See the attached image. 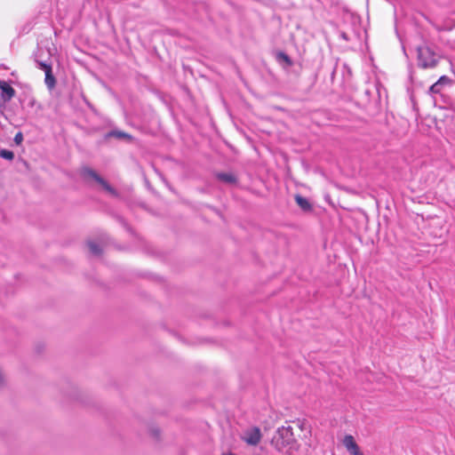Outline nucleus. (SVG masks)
<instances>
[{
	"mask_svg": "<svg viewBox=\"0 0 455 455\" xmlns=\"http://www.w3.org/2000/svg\"><path fill=\"white\" fill-rule=\"evenodd\" d=\"M271 444L278 451H283L284 449H293L296 445V439L292 427L290 426L278 427L272 437Z\"/></svg>",
	"mask_w": 455,
	"mask_h": 455,
	"instance_id": "f257e3e1",
	"label": "nucleus"
},
{
	"mask_svg": "<svg viewBox=\"0 0 455 455\" xmlns=\"http://www.w3.org/2000/svg\"><path fill=\"white\" fill-rule=\"evenodd\" d=\"M418 65L422 68H433L438 63L435 51L427 44L417 46Z\"/></svg>",
	"mask_w": 455,
	"mask_h": 455,
	"instance_id": "f03ea898",
	"label": "nucleus"
},
{
	"mask_svg": "<svg viewBox=\"0 0 455 455\" xmlns=\"http://www.w3.org/2000/svg\"><path fill=\"white\" fill-rule=\"evenodd\" d=\"M82 172L84 176L93 179L112 196L116 198L120 197V193L112 186H110L109 183L106 181L102 177H100L94 170L89 167H85L83 169Z\"/></svg>",
	"mask_w": 455,
	"mask_h": 455,
	"instance_id": "7ed1b4c3",
	"label": "nucleus"
},
{
	"mask_svg": "<svg viewBox=\"0 0 455 455\" xmlns=\"http://www.w3.org/2000/svg\"><path fill=\"white\" fill-rule=\"evenodd\" d=\"M242 439L249 445H257L261 439L260 429L258 427H253L251 428L247 429L243 433Z\"/></svg>",
	"mask_w": 455,
	"mask_h": 455,
	"instance_id": "20e7f679",
	"label": "nucleus"
},
{
	"mask_svg": "<svg viewBox=\"0 0 455 455\" xmlns=\"http://www.w3.org/2000/svg\"><path fill=\"white\" fill-rule=\"evenodd\" d=\"M0 102L4 104L11 101V100L15 96V90L5 81L0 79Z\"/></svg>",
	"mask_w": 455,
	"mask_h": 455,
	"instance_id": "39448f33",
	"label": "nucleus"
},
{
	"mask_svg": "<svg viewBox=\"0 0 455 455\" xmlns=\"http://www.w3.org/2000/svg\"><path fill=\"white\" fill-rule=\"evenodd\" d=\"M110 138L126 140L128 141H132L133 140V137L130 133L119 130H111L104 135L105 140H108Z\"/></svg>",
	"mask_w": 455,
	"mask_h": 455,
	"instance_id": "423d86ee",
	"label": "nucleus"
},
{
	"mask_svg": "<svg viewBox=\"0 0 455 455\" xmlns=\"http://www.w3.org/2000/svg\"><path fill=\"white\" fill-rule=\"evenodd\" d=\"M215 177L217 178L218 180L226 184L234 185L237 183V178L232 172H217L215 174Z\"/></svg>",
	"mask_w": 455,
	"mask_h": 455,
	"instance_id": "0eeeda50",
	"label": "nucleus"
},
{
	"mask_svg": "<svg viewBox=\"0 0 455 455\" xmlns=\"http://www.w3.org/2000/svg\"><path fill=\"white\" fill-rule=\"evenodd\" d=\"M276 60L283 65L284 68H290L293 65L292 60L283 52L276 53Z\"/></svg>",
	"mask_w": 455,
	"mask_h": 455,
	"instance_id": "6e6552de",
	"label": "nucleus"
},
{
	"mask_svg": "<svg viewBox=\"0 0 455 455\" xmlns=\"http://www.w3.org/2000/svg\"><path fill=\"white\" fill-rule=\"evenodd\" d=\"M343 444L350 453L359 449L358 444L355 443L354 437L350 435H347L344 437Z\"/></svg>",
	"mask_w": 455,
	"mask_h": 455,
	"instance_id": "1a4fd4ad",
	"label": "nucleus"
},
{
	"mask_svg": "<svg viewBox=\"0 0 455 455\" xmlns=\"http://www.w3.org/2000/svg\"><path fill=\"white\" fill-rule=\"evenodd\" d=\"M45 77H44V84L48 90L52 91L55 88L57 80L52 73V68L51 70H46Z\"/></svg>",
	"mask_w": 455,
	"mask_h": 455,
	"instance_id": "9d476101",
	"label": "nucleus"
},
{
	"mask_svg": "<svg viewBox=\"0 0 455 455\" xmlns=\"http://www.w3.org/2000/svg\"><path fill=\"white\" fill-rule=\"evenodd\" d=\"M295 201L303 211L309 212L312 210V205L306 197H303L300 195H296Z\"/></svg>",
	"mask_w": 455,
	"mask_h": 455,
	"instance_id": "9b49d317",
	"label": "nucleus"
},
{
	"mask_svg": "<svg viewBox=\"0 0 455 455\" xmlns=\"http://www.w3.org/2000/svg\"><path fill=\"white\" fill-rule=\"evenodd\" d=\"M87 245L89 247L90 252L92 255L99 256L101 254V248L100 245L92 241H88Z\"/></svg>",
	"mask_w": 455,
	"mask_h": 455,
	"instance_id": "f8f14e48",
	"label": "nucleus"
},
{
	"mask_svg": "<svg viewBox=\"0 0 455 455\" xmlns=\"http://www.w3.org/2000/svg\"><path fill=\"white\" fill-rule=\"evenodd\" d=\"M0 157L12 161L14 158V153L9 149L2 148L0 147Z\"/></svg>",
	"mask_w": 455,
	"mask_h": 455,
	"instance_id": "ddd939ff",
	"label": "nucleus"
},
{
	"mask_svg": "<svg viewBox=\"0 0 455 455\" xmlns=\"http://www.w3.org/2000/svg\"><path fill=\"white\" fill-rule=\"evenodd\" d=\"M36 67L39 69L44 70V73L46 72V70H51L52 68V65L50 63L45 62V61L36 60Z\"/></svg>",
	"mask_w": 455,
	"mask_h": 455,
	"instance_id": "4468645a",
	"label": "nucleus"
},
{
	"mask_svg": "<svg viewBox=\"0 0 455 455\" xmlns=\"http://www.w3.org/2000/svg\"><path fill=\"white\" fill-rule=\"evenodd\" d=\"M441 89H442V86L436 82L430 86L429 92L434 94H437V93H440Z\"/></svg>",
	"mask_w": 455,
	"mask_h": 455,
	"instance_id": "2eb2a0df",
	"label": "nucleus"
},
{
	"mask_svg": "<svg viewBox=\"0 0 455 455\" xmlns=\"http://www.w3.org/2000/svg\"><path fill=\"white\" fill-rule=\"evenodd\" d=\"M449 82H450V78H449L448 76H441V77L438 79V81H437V83H438L441 86H443V84H447V83H449Z\"/></svg>",
	"mask_w": 455,
	"mask_h": 455,
	"instance_id": "dca6fc26",
	"label": "nucleus"
},
{
	"mask_svg": "<svg viewBox=\"0 0 455 455\" xmlns=\"http://www.w3.org/2000/svg\"><path fill=\"white\" fill-rule=\"evenodd\" d=\"M23 140V135L21 132H18L15 137H14V141L16 144H20L21 143V141Z\"/></svg>",
	"mask_w": 455,
	"mask_h": 455,
	"instance_id": "f3484780",
	"label": "nucleus"
},
{
	"mask_svg": "<svg viewBox=\"0 0 455 455\" xmlns=\"http://www.w3.org/2000/svg\"><path fill=\"white\" fill-rule=\"evenodd\" d=\"M120 221H121L122 225L125 228V229H126L128 232H130V233H132V230L131 227H130V226H129V225L124 221V220L120 219Z\"/></svg>",
	"mask_w": 455,
	"mask_h": 455,
	"instance_id": "a211bd4d",
	"label": "nucleus"
},
{
	"mask_svg": "<svg viewBox=\"0 0 455 455\" xmlns=\"http://www.w3.org/2000/svg\"><path fill=\"white\" fill-rule=\"evenodd\" d=\"M340 37L343 38L346 41H348L347 35L345 32L340 33Z\"/></svg>",
	"mask_w": 455,
	"mask_h": 455,
	"instance_id": "6ab92c4d",
	"label": "nucleus"
},
{
	"mask_svg": "<svg viewBox=\"0 0 455 455\" xmlns=\"http://www.w3.org/2000/svg\"><path fill=\"white\" fill-rule=\"evenodd\" d=\"M152 435L155 436V437H158L159 435V430L157 429H152Z\"/></svg>",
	"mask_w": 455,
	"mask_h": 455,
	"instance_id": "aec40b11",
	"label": "nucleus"
},
{
	"mask_svg": "<svg viewBox=\"0 0 455 455\" xmlns=\"http://www.w3.org/2000/svg\"><path fill=\"white\" fill-rule=\"evenodd\" d=\"M352 455H363V452L360 451V448L354 452L351 453Z\"/></svg>",
	"mask_w": 455,
	"mask_h": 455,
	"instance_id": "412c9836",
	"label": "nucleus"
},
{
	"mask_svg": "<svg viewBox=\"0 0 455 455\" xmlns=\"http://www.w3.org/2000/svg\"><path fill=\"white\" fill-rule=\"evenodd\" d=\"M4 383V375L2 370L0 369V386Z\"/></svg>",
	"mask_w": 455,
	"mask_h": 455,
	"instance_id": "4be33fe9",
	"label": "nucleus"
},
{
	"mask_svg": "<svg viewBox=\"0 0 455 455\" xmlns=\"http://www.w3.org/2000/svg\"><path fill=\"white\" fill-rule=\"evenodd\" d=\"M371 90H370V89H365V91H364V94H365L368 98L371 96Z\"/></svg>",
	"mask_w": 455,
	"mask_h": 455,
	"instance_id": "5701e85b",
	"label": "nucleus"
},
{
	"mask_svg": "<svg viewBox=\"0 0 455 455\" xmlns=\"http://www.w3.org/2000/svg\"><path fill=\"white\" fill-rule=\"evenodd\" d=\"M379 86H380V84H376V90H377V92H378V93H379V94L380 93V92H379Z\"/></svg>",
	"mask_w": 455,
	"mask_h": 455,
	"instance_id": "b1692460",
	"label": "nucleus"
},
{
	"mask_svg": "<svg viewBox=\"0 0 455 455\" xmlns=\"http://www.w3.org/2000/svg\"><path fill=\"white\" fill-rule=\"evenodd\" d=\"M222 455H235V453L229 451V452H224Z\"/></svg>",
	"mask_w": 455,
	"mask_h": 455,
	"instance_id": "393cba45",
	"label": "nucleus"
},
{
	"mask_svg": "<svg viewBox=\"0 0 455 455\" xmlns=\"http://www.w3.org/2000/svg\"><path fill=\"white\" fill-rule=\"evenodd\" d=\"M334 74H335V68L333 69V71H332V73H331V76H332V77H333Z\"/></svg>",
	"mask_w": 455,
	"mask_h": 455,
	"instance_id": "a878e982",
	"label": "nucleus"
}]
</instances>
